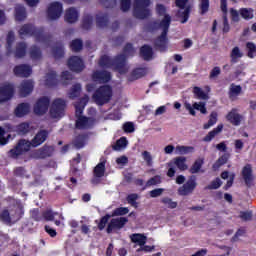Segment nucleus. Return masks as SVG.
<instances>
[{
  "label": "nucleus",
  "mask_w": 256,
  "mask_h": 256,
  "mask_svg": "<svg viewBox=\"0 0 256 256\" xmlns=\"http://www.w3.org/2000/svg\"><path fill=\"white\" fill-rule=\"evenodd\" d=\"M187 158L186 157H177L174 159V165L180 169V171H187L188 166L186 164Z\"/></svg>",
  "instance_id": "39"
},
{
  "label": "nucleus",
  "mask_w": 256,
  "mask_h": 256,
  "mask_svg": "<svg viewBox=\"0 0 256 256\" xmlns=\"http://www.w3.org/2000/svg\"><path fill=\"white\" fill-rule=\"evenodd\" d=\"M241 94V87L239 85L232 84L230 86V95L232 97H237V95Z\"/></svg>",
  "instance_id": "63"
},
{
  "label": "nucleus",
  "mask_w": 256,
  "mask_h": 256,
  "mask_svg": "<svg viewBox=\"0 0 256 256\" xmlns=\"http://www.w3.org/2000/svg\"><path fill=\"white\" fill-rule=\"evenodd\" d=\"M140 55L145 61H151L153 59V48L149 45H144L140 49Z\"/></svg>",
  "instance_id": "31"
},
{
  "label": "nucleus",
  "mask_w": 256,
  "mask_h": 256,
  "mask_svg": "<svg viewBox=\"0 0 256 256\" xmlns=\"http://www.w3.org/2000/svg\"><path fill=\"white\" fill-rule=\"evenodd\" d=\"M43 217L46 221H54L55 225L59 227L60 225H65L62 221H65V217L62 214L54 212L52 210H46L43 212ZM55 217H59L60 220H55Z\"/></svg>",
  "instance_id": "20"
},
{
  "label": "nucleus",
  "mask_w": 256,
  "mask_h": 256,
  "mask_svg": "<svg viewBox=\"0 0 256 256\" xmlns=\"http://www.w3.org/2000/svg\"><path fill=\"white\" fill-rule=\"evenodd\" d=\"M79 95H81V84L76 83L70 88L68 97L70 99H76Z\"/></svg>",
  "instance_id": "36"
},
{
  "label": "nucleus",
  "mask_w": 256,
  "mask_h": 256,
  "mask_svg": "<svg viewBox=\"0 0 256 256\" xmlns=\"http://www.w3.org/2000/svg\"><path fill=\"white\" fill-rule=\"evenodd\" d=\"M29 55L33 61H41V59H43V53L41 52V48L35 45L30 47Z\"/></svg>",
  "instance_id": "30"
},
{
  "label": "nucleus",
  "mask_w": 256,
  "mask_h": 256,
  "mask_svg": "<svg viewBox=\"0 0 256 256\" xmlns=\"http://www.w3.org/2000/svg\"><path fill=\"white\" fill-rule=\"evenodd\" d=\"M53 56L55 59H61L63 55H65V49L63 47L62 43H58L55 45V47L52 49Z\"/></svg>",
  "instance_id": "37"
},
{
  "label": "nucleus",
  "mask_w": 256,
  "mask_h": 256,
  "mask_svg": "<svg viewBox=\"0 0 256 256\" xmlns=\"http://www.w3.org/2000/svg\"><path fill=\"white\" fill-rule=\"evenodd\" d=\"M81 223V231L84 235H88V233H91V226L87 225L89 223V219L86 217H82Z\"/></svg>",
  "instance_id": "48"
},
{
  "label": "nucleus",
  "mask_w": 256,
  "mask_h": 256,
  "mask_svg": "<svg viewBox=\"0 0 256 256\" xmlns=\"http://www.w3.org/2000/svg\"><path fill=\"white\" fill-rule=\"evenodd\" d=\"M93 25V16L86 15L83 19V28L89 29Z\"/></svg>",
  "instance_id": "62"
},
{
  "label": "nucleus",
  "mask_w": 256,
  "mask_h": 256,
  "mask_svg": "<svg viewBox=\"0 0 256 256\" xmlns=\"http://www.w3.org/2000/svg\"><path fill=\"white\" fill-rule=\"evenodd\" d=\"M103 7L106 9H113V7H117V0H99Z\"/></svg>",
  "instance_id": "59"
},
{
  "label": "nucleus",
  "mask_w": 256,
  "mask_h": 256,
  "mask_svg": "<svg viewBox=\"0 0 256 256\" xmlns=\"http://www.w3.org/2000/svg\"><path fill=\"white\" fill-rule=\"evenodd\" d=\"M215 123H217V112H212L208 123L204 124L203 129H210V127H213Z\"/></svg>",
  "instance_id": "52"
},
{
  "label": "nucleus",
  "mask_w": 256,
  "mask_h": 256,
  "mask_svg": "<svg viewBox=\"0 0 256 256\" xmlns=\"http://www.w3.org/2000/svg\"><path fill=\"white\" fill-rule=\"evenodd\" d=\"M67 107V102L61 98H56L52 101L49 115L51 119H61L65 115V108Z\"/></svg>",
  "instance_id": "7"
},
{
  "label": "nucleus",
  "mask_w": 256,
  "mask_h": 256,
  "mask_svg": "<svg viewBox=\"0 0 256 256\" xmlns=\"http://www.w3.org/2000/svg\"><path fill=\"white\" fill-rule=\"evenodd\" d=\"M47 137H49V132L46 130H40L31 140L32 147H39V145H43V143L47 141Z\"/></svg>",
  "instance_id": "24"
},
{
  "label": "nucleus",
  "mask_w": 256,
  "mask_h": 256,
  "mask_svg": "<svg viewBox=\"0 0 256 256\" xmlns=\"http://www.w3.org/2000/svg\"><path fill=\"white\" fill-rule=\"evenodd\" d=\"M241 57H243V54H241L239 47H235L231 53L232 63H237V59H241Z\"/></svg>",
  "instance_id": "57"
},
{
  "label": "nucleus",
  "mask_w": 256,
  "mask_h": 256,
  "mask_svg": "<svg viewBox=\"0 0 256 256\" xmlns=\"http://www.w3.org/2000/svg\"><path fill=\"white\" fill-rule=\"evenodd\" d=\"M33 145L27 140H20L15 149L10 150V157H19L22 153H25L31 149Z\"/></svg>",
  "instance_id": "14"
},
{
  "label": "nucleus",
  "mask_w": 256,
  "mask_h": 256,
  "mask_svg": "<svg viewBox=\"0 0 256 256\" xmlns=\"http://www.w3.org/2000/svg\"><path fill=\"white\" fill-rule=\"evenodd\" d=\"M96 23L99 27H106L109 23V16L107 14L100 13L96 16Z\"/></svg>",
  "instance_id": "44"
},
{
  "label": "nucleus",
  "mask_w": 256,
  "mask_h": 256,
  "mask_svg": "<svg viewBox=\"0 0 256 256\" xmlns=\"http://www.w3.org/2000/svg\"><path fill=\"white\" fill-rule=\"evenodd\" d=\"M19 35L23 39V37H27V35L35 37L36 41L39 43H45V45H49V37L43 34V28L36 29L32 24H25L19 30Z\"/></svg>",
  "instance_id": "3"
},
{
  "label": "nucleus",
  "mask_w": 256,
  "mask_h": 256,
  "mask_svg": "<svg viewBox=\"0 0 256 256\" xmlns=\"http://www.w3.org/2000/svg\"><path fill=\"white\" fill-rule=\"evenodd\" d=\"M176 7V17L180 19L181 23H187L189 21V15L191 13V5L188 4L189 0H175Z\"/></svg>",
  "instance_id": "6"
},
{
  "label": "nucleus",
  "mask_w": 256,
  "mask_h": 256,
  "mask_svg": "<svg viewBox=\"0 0 256 256\" xmlns=\"http://www.w3.org/2000/svg\"><path fill=\"white\" fill-rule=\"evenodd\" d=\"M209 0H198V10L200 15H207L209 13Z\"/></svg>",
  "instance_id": "35"
},
{
  "label": "nucleus",
  "mask_w": 256,
  "mask_h": 256,
  "mask_svg": "<svg viewBox=\"0 0 256 256\" xmlns=\"http://www.w3.org/2000/svg\"><path fill=\"white\" fill-rule=\"evenodd\" d=\"M221 177L223 179H229L227 184H226V188L228 189L229 187H231L233 185V181L235 179V175L232 173L229 175V172L225 171L221 174Z\"/></svg>",
  "instance_id": "55"
},
{
  "label": "nucleus",
  "mask_w": 256,
  "mask_h": 256,
  "mask_svg": "<svg viewBox=\"0 0 256 256\" xmlns=\"http://www.w3.org/2000/svg\"><path fill=\"white\" fill-rule=\"evenodd\" d=\"M25 55H27V43H17L14 51V57H16L17 59H23Z\"/></svg>",
  "instance_id": "26"
},
{
  "label": "nucleus",
  "mask_w": 256,
  "mask_h": 256,
  "mask_svg": "<svg viewBox=\"0 0 256 256\" xmlns=\"http://www.w3.org/2000/svg\"><path fill=\"white\" fill-rule=\"evenodd\" d=\"M111 97H113V90L110 86L105 85L95 91L92 99L96 105H105V103H109V101H111Z\"/></svg>",
  "instance_id": "5"
},
{
  "label": "nucleus",
  "mask_w": 256,
  "mask_h": 256,
  "mask_svg": "<svg viewBox=\"0 0 256 256\" xmlns=\"http://www.w3.org/2000/svg\"><path fill=\"white\" fill-rule=\"evenodd\" d=\"M228 159H229L228 155L221 156L218 159V161H216L215 164L213 165L214 171H217V169H219V167H221L222 165H225V163H227Z\"/></svg>",
  "instance_id": "54"
},
{
  "label": "nucleus",
  "mask_w": 256,
  "mask_h": 256,
  "mask_svg": "<svg viewBox=\"0 0 256 256\" xmlns=\"http://www.w3.org/2000/svg\"><path fill=\"white\" fill-rule=\"evenodd\" d=\"M74 143V147H76V149H81L83 147H85V136L80 135L78 137H76L73 141Z\"/></svg>",
  "instance_id": "53"
},
{
  "label": "nucleus",
  "mask_w": 256,
  "mask_h": 256,
  "mask_svg": "<svg viewBox=\"0 0 256 256\" xmlns=\"http://www.w3.org/2000/svg\"><path fill=\"white\" fill-rule=\"evenodd\" d=\"M62 14H63V4L59 2H53L49 5L47 10V15L50 21H57V19L61 18Z\"/></svg>",
  "instance_id": "11"
},
{
  "label": "nucleus",
  "mask_w": 256,
  "mask_h": 256,
  "mask_svg": "<svg viewBox=\"0 0 256 256\" xmlns=\"http://www.w3.org/2000/svg\"><path fill=\"white\" fill-rule=\"evenodd\" d=\"M204 163L205 160L203 158L196 159L191 168L189 169V172L192 173V175H195V173H199Z\"/></svg>",
  "instance_id": "34"
},
{
  "label": "nucleus",
  "mask_w": 256,
  "mask_h": 256,
  "mask_svg": "<svg viewBox=\"0 0 256 256\" xmlns=\"http://www.w3.org/2000/svg\"><path fill=\"white\" fill-rule=\"evenodd\" d=\"M92 79L98 83H109L111 81V73L107 70H96L92 74Z\"/></svg>",
  "instance_id": "21"
},
{
  "label": "nucleus",
  "mask_w": 256,
  "mask_h": 256,
  "mask_svg": "<svg viewBox=\"0 0 256 256\" xmlns=\"http://www.w3.org/2000/svg\"><path fill=\"white\" fill-rule=\"evenodd\" d=\"M64 21L66 23H70L71 25H73V23H77L79 21V10L74 7L66 9L64 14Z\"/></svg>",
  "instance_id": "22"
},
{
  "label": "nucleus",
  "mask_w": 256,
  "mask_h": 256,
  "mask_svg": "<svg viewBox=\"0 0 256 256\" xmlns=\"http://www.w3.org/2000/svg\"><path fill=\"white\" fill-rule=\"evenodd\" d=\"M13 43H15V33L13 32H8L7 38H6V47L8 50L13 47Z\"/></svg>",
  "instance_id": "58"
},
{
  "label": "nucleus",
  "mask_w": 256,
  "mask_h": 256,
  "mask_svg": "<svg viewBox=\"0 0 256 256\" xmlns=\"http://www.w3.org/2000/svg\"><path fill=\"white\" fill-rule=\"evenodd\" d=\"M139 199V195L138 194H130L127 197V202L129 203V205H131L132 207L137 208V200Z\"/></svg>",
  "instance_id": "60"
},
{
  "label": "nucleus",
  "mask_w": 256,
  "mask_h": 256,
  "mask_svg": "<svg viewBox=\"0 0 256 256\" xmlns=\"http://www.w3.org/2000/svg\"><path fill=\"white\" fill-rule=\"evenodd\" d=\"M161 203L166 207L167 209H177V202L173 201V199L169 197H163L161 199Z\"/></svg>",
  "instance_id": "45"
},
{
  "label": "nucleus",
  "mask_w": 256,
  "mask_h": 256,
  "mask_svg": "<svg viewBox=\"0 0 256 256\" xmlns=\"http://www.w3.org/2000/svg\"><path fill=\"white\" fill-rule=\"evenodd\" d=\"M83 63L85 62L83 61V58H81L80 56H71L68 59L67 65H83Z\"/></svg>",
  "instance_id": "56"
},
{
  "label": "nucleus",
  "mask_w": 256,
  "mask_h": 256,
  "mask_svg": "<svg viewBox=\"0 0 256 256\" xmlns=\"http://www.w3.org/2000/svg\"><path fill=\"white\" fill-rule=\"evenodd\" d=\"M89 103V96L85 95L80 102L75 104L76 109V127L77 129H91L92 125H95V121L92 118H87L85 116H81L83 113V109H85V105Z\"/></svg>",
  "instance_id": "1"
},
{
  "label": "nucleus",
  "mask_w": 256,
  "mask_h": 256,
  "mask_svg": "<svg viewBox=\"0 0 256 256\" xmlns=\"http://www.w3.org/2000/svg\"><path fill=\"white\" fill-rule=\"evenodd\" d=\"M226 119L231 125H234L235 127H239L243 121H245V117L239 113V110L237 108H233L227 115Z\"/></svg>",
  "instance_id": "15"
},
{
  "label": "nucleus",
  "mask_w": 256,
  "mask_h": 256,
  "mask_svg": "<svg viewBox=\"0 0 256 256\" xmlns=\"http://www.w3.org/2000/svg\"><path fill=\"white\" fill-rule=\"evenodd\" d=\"M21 217H23V206L21 204H16L9 209H4L0 213V221L5 223V225H12V223H17Z\"/></svg>",
  "instance_id": "2"
},
{
  "label": "nucleus",
  "mask_w": 256,
  "mask_h": 256,
  "mask_svg": "<svg viewBox=\"0 0 256 256\" xmlns=\"http://www.w3.org/2000/svg\"><path fill=\"white\" fill-rule=\"evenodd\" d=\"M195 148L192 146H177L176 147V154L177 155H187V153H193Z\"/></svg>",
  "instance_id": "46"
},
{
  "label": "nucleus",
  "mask_w": 256,
  "mask_h": 256,
  "mask_svg": "<svg viewBox=\"0 0 256 256\" xmlns=\"http://www.w3.org/2000/svg\"><path fill=\"white\" fill-rule=\"evenodd\" d=\"M145 75H147V70L145 68H136L132 71L128 80L136 81V79H141V77H145Z\"/></svg>",
  "instance_id": "32"
},
{
  "label": "nucleus",
  "mask_w": 256,
  "mask_h": 256,
  "mask_svg": "<svg viewBox=\"0 0 256 256\" xmlns=\"http://www.w3.org/2000/svg\"><path fill=\"white\" fill-rule=\"evenodd\" d=\"M197 187V182L194 178L188 180L183 186L178 188V195L182 197H186L187 195H191L195 188Z\"/></svg>",
  "instance_id": "18"
},
{
  "label": "nucleus",
  "mask_w": 256,
  "mask_h": 256,
  "mask_svg": "<svg viewBox=\"0 0 256 256\" xmlns=\"http://www.w3.org/2000/svg\"><path fill=\"white\" fill-rule=\"evenodd\" d=\"M156 13L162 18L159 21L151 23L150 27H163V23L168 24V27L171 26V15L167 13V8L163 4H157Z\"/></svg>",
  "instance_id": "9"
},
{
  "label": "nucleus",
  "mask_w": 256,
  "mask_h": 256,
  "mask_svg": "<svg viewBox=\"0 0 256 256\" xmlns=\"http://www.w3.org/2000/svg\"><path fill=\"white\" fill-rule=\"evenodd\" d=\"M127 138L122 137L116 141V144L113 146L114 151H121L127 147Z\"/></svg>",
  "instance_id": "49"
},
{
  "label": "nucleus",
  "mask_w": 256,
  "mask_h": 256,
  "mask_svg": "<svg viewBox=\"0 0 256 256\" xmlns=\"http://www.w3.org/2000/svg\"><path fill=\"white\" fill-rule=\"evenodd\" d=\"M150 31H161V35L156 38L154 45L157 51H167V33H169V24L163 23L162 27H151Z\"/></svg>",
  "instance_id": "4"
},
{
  "label": "nucleus",
  "mask_w": 256,
  "mask_h": 256,
  "mask_svg": "<svg viewBox=\"0 0 256 256\" xmlns=\"http://www.w3.org/2000/svg\"><path fill=\"white\" fill-rule=\"evenodd\" d=\"M161 183V177L154 176L146 182V187H153V185H159Z\"/></svg>",
  "instance_id": "64"
},
{
  "label": "nucleus",
  "mask_w": 256,
  "mask_h": 256,
  "mask_svg": "<svg viewBox=\"0 0 256 256\" xmlns=\"http://www.w3.org/2000/svg\"><path fill=\"white\" fill-rule=\"evenodd\" d=\"M49 98L42 97L34 105L35 115H45L49 111Z\"/></svg>",
  "instance_id": "16"
},
{
  "label": "nucleus",
  "mask_w": 256,
  "mask_h": 256,
  "mask_svg": "<svg viewBox=\"0 0 256 256\" xmlns=\"http://www.w3.org/2000/svg\"><path fill=\"white\" fill-rule=\"evenodd\" d=\"M246 47L248 49V57H250V59H253L256 54V46L252 42H248L246 44Z\"/></svg>",
  "instance_id": "61"
},
{
  "label": "nucleus",
  "mask_w": 256,
  "mask_h": 256,
  "mask_svg": "<svg viewBox=\"0 0 256 256\" xmlns=\"http://www.w3.org/2000/svg\"><path fill=\"white\" fill-rule=\"evenodd\" d=\"M45 85H47L48 87H53V85H57V74L54 71H51L46 75Z\"/></svg>",
  "instance_id": "38"
},
{
  "label": "nucleus",
  "mask_w": 256,
  "mask_h": 256,
  "mask_svg": "<svg viewBox=\"0 0 256 256\" xmlns=\"http://www.w3.org/2000/svg\"><path fill=\"white\" fill-rule=\"evenodd\" d=\"M71 81H73V74H71V72L69 71L62 72V75H61L62 85L67 86L69 85V83H71Z\"/></svg>",
  "instance_id": "47"
},
{
  "label": "nucleus",
  "mask_w": 256,
  "mask_h": 256,
  "mask_svg": "<svg viewBox=\"0 0 256 256\" xmlns=\"http://www.w3.org/2000/svg\"><path fill=\"white\" fill-rule=\"evenodd\" d=\"M223 131V124H219L214 130L210 131L203 139V141H206L209 143V141H213L215 139L216 135H219Z\"/></svg>",
  "instance_id": "33"
},
{
  "label": "nucleus",
  "mask_w": 256,
  "mask_h": 256,
  "mask_svg": "<svg viewBox=\"0 0 256 256\" xmlns=\"http://www.w3.org/2000/svg\"><path fill=\"white\" fill-rule=\"evenodd\" d=\"M32 73L33 69L29 65H19L14 68L16 77H30Z\"/></svg>",
  "instance_id": "25"
},
{
  "label": "nucleus",
  "mask_w": 256,
  "mask_h": 256,
  "mask_svg": "<svg viewBox=\"0 0 256 256\" xmlns=\"http://www.w3.org/2000/svg\"><path fill=\"white\" fill-rule=\"evenodd\" d=\"M131 240L133 243H137V245H140V247H143V245L147 243V237H145L143 234H133L131 236Z\"/></svg>",
  "instance_id": "43"
},
{
  "label": "nucleus",
  "mask_w": 256,
  "mask_h": 256,
  "mask_svg": "<svg viewBox=\"0 0 256 256\" xmlns=\"http://www.w3.org/2000/svg\"><path fill=\"white\" fill-rule=\"evenodd\" d=\"M242 177L247 185L255 179V176H253V170L251 169V165L247 164L242 169Z\"/></svg>",
  "instance_id": "27"
},
{
  "label": "nucleus",
  "mask_w": 256,
  "mask_h": 256,
  "mask_svg": "<svg viewBox=\"0 0 256 256\" xmlns=\"http://www.w3.org/2000/svg\"><path fill=\"white\" fill-rule=\"evenodd\" d=\"M15 88L12 84L4 83L0 85V103H5L13 98Z\"/></svg>",
  "instance_id": "13"
},
{
  "label": "nucleus",
  "mask_w": 256,
  "mask_h": 256,
  "mask_svg": "<svg viewBox=\"0 0 256 256\" xmlns=\"http://www.w3.org/2000/svg\"><path fill=\"white\" fill-rule=\"evenodd\" d=\"M105 176V160L101 161L94 168V177H104Z\"/></svg>",
  "instance_id": "41"
},
{
  "label": "nucleus",
  "mask_w": 256,
  "mask_h": 256,
  "mask_svg": "<svg viewBox=\"0 0 256 256\" xmlns=\"http://www.w3.org/2000/svg\"><path fill=\"white\" fill-rule=\"evenodd\" d=\"M149 5H151L150 0H135L134 4V17L136 19H146V17H149L150 10Z\"/></svg>",
  "instance_id": "8"
},
{
  "label": "nucleus",
  "mask_w": 256,
  "mask_h": 256,
  "mask_svg": "<svg viewBox=\"0 0 256 256\" xmlns=\"http://www.w3.org/2000/svg\"><path fill=\"white\" fill-rule=\"evenodd\" d=\"M70 47L72 51L78 52L83 49V40L81 39H75L70 43Z\"/></svg>",
  "instance_id": "51"
},
{
  "label": "nucleus",
  "mask_w": 256,
  "mask_h": 256,
  "mask_svg": "<svg viewBox=\"0 0 256 256\" xmlns=\"http://www.w3.org/2000/svg\"><path fill=\"white\" fill-rule=\"evenodd\" d=\"M206 103L205 102H195L193 105L186 103L185 104V109L187 111H189L190 115H193V117H195L196 115V111H200V113H202V115H207V107H206Z\"/></svg>",
  "instance_id": "17"
},
{
  "label": "nucleus",
  "mask_w": 256,
  "mask_h": 256,
  "mask_svg": "<svg viewBox=\"0 0 256 256\" xmlns=\"http://www.w3.org/2000/svg\"><path fill=\"white\" fill-rule=\"evenodd\" d=\"M127 221L125 217L113 218L108 224L107 233H111L114 229H123Z\"/></svg>",
  "instance_id": "23"
},
{
  "label": "nucleus",
  "mask_w": 256,
  "mask_h": 256,
  "mask_svg": "<svg viewBox=\"0 0 256 256\" xmlns=\"http://www.w3.org/2000/svg\"><path fill=\"white\" fill-rule=\"evenodd\" d=\"M35 83L33 80H25L19 86V95L20 97H27L33 93Z\"/></svg>",
  "instance_id": "19"
},
{
  "label": "nucleus",
  "mask_w": 256,
  "mask_h": 256,
  "mask_svg": "<svg viewBox=\"0 0 256 256\" xmlns=\"http://www.w3.org/2000/svg\"><path fill=\"white\" fill-rule=\"evenodd\" d=\"M55 148L53 146L44 145L43 147L31 152L33 159H47V157H53Z\"/></svg>",
  "instance_id": "12"
},
{
  "label": "nucleus",
  "mask_w": 256,
  "mask_h": 256,
  "mask_svg": "<svg viewBox=\"0 0 256 256\" xmlns=\"http://www.w3.org/2000/svg\"><path fill=\"white\" fill-rule=\"evenodd\" d=\"M15 19L16 21H25L27 19V10L21 4H17L15 7Z\"/></svg>",
  "instance_id": "29"
},
{
  "label": "nucleus",
  "mask_w": 256,
  "mask_h": 256,
  "mask_svg": "<svg viewBox=\"0 0 256 256\" xmlns=\"http://www.w3.org/2000/svg\"><path fill=\"white\" fill-rule=\"evenodd\" d=\"M193 93L196 99H201L202 101H207V99H209V95H207V93L200 87L195 86L193 88Z\"/></svg>",
  "instance_id": "40"
},
{
  "label": "nucleus",
  "mask_w": 256,
  "mask_h": 256,
  "mask_svg": "<svg viewBox=\"0 0 256 256\" xmlns=\"http://www.w3.org/2000/svg\"><path fill=\"white\" fill-rule=\"evenodd\" d=\"M127 63V56L123 52L122 54L111 59L109 56L104 55L100 58L98 65H125Z\"/></svg>",
  "instance_id": "10"
},
{
  "label": "nucleus",
  "mask_w": 256,
  "mask_h": 256,
  "mask_svg": "<svg viewBox=\"0 0 256 256\" xmlns=\"http://www.w3.org/2000/svg\"><path fill=\"white\" fill-rule=\"evenodd\" d=\"M239 13L243 19H253V9L251 8H242L239 10Z\"/></svg>",
  "instance_id": "50"
},
{
  "label": "nucleus",
  "mask_w": 256,
  "mask_h": 256,
  "mask_svg": "<svg viewBox=\"0 0 256 256\" xmlns=\"http://www.w3.org/2000/svg\"><path fill=\"white\" fill-rule=\"evenodd\" d=\"M31 111V106L28 103H21L15 109L16 117H25Z\"/></svg>",
  "instance_id": "28"
},
{
  "label": "nucleus",
  "mask_w": 256,
  "mask_h": 256,
  "mask_svg": "<svg viewBox=\"0 0 256 256\" xmlns=\"http://www.w3.org/2000/svg\"><path fill=\"white\" fill-rule=\"evenodd\" d=\"M31 131V126H29V123L24 122L16 126V133L18 135H27V133Z\"/></svg>",
  "instance_id": "42"
}]
</instances>
